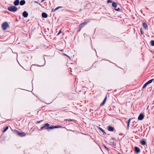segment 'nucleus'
I'll return each mask as SVG.
<instances>
[{
	"label": "nucleus",
	"instance_id": "nucleus-22",
	"mask_svg": "<svg viewBox=\"0 0 154 154\" xmlns=\"http://www.w3.org/2000/svg\"><path fill=\"white\" fill-rule=\"evenodd\" d=\"M8 127L7 126V127H6L5 128V129H4L3 131V132H5L8 129Z\"/></svg>",
	"mask_w": 154,
	"mask_h": 154
},
{
	"label": "nucleus",
	"instance_id": "nucleus-20",
	"mask_svg": "<svg viewBox=\"0 0 154 154\" xmlns=\"http://www.w3.org/2000/svg\"><path fill=\"white\" fill-rule=\"evenodd\" d=\"M54 128H61L62 126L60 125H58L56 126H54Z\"/></svg>",
	"mask_w": 154,
	"mask_h": 154
},
{
	"label": "nucleus",
	"instance_id": "nucleus-17",
	"mask_svg": "<svg viewBox=\"0 0 154 154\" xmlns=\"http://www.w3.org/2000/svg\"><path fill=\"white\" fill-rule=\"evenodd\" d=\"M131 119H129V120H128V123L127 124V127L128 128H129V126L130 123V122H131Z\"/></svg>",
	"mask_w": 154,
	"mask_h": 154
},
{
	"label": "nucleus",
	"instance_id": "nucleus-30",
	"mask_svg": "<svg viewBox=\"0 0 154 154\" xmlns=\"http://www.w3.org/2000/svg\"><path fill=\"white\" fill-rule=\"evenodd\" d=\"M66 121H68V120L72 121V120H70V119H69V120H67V119H66Z\"/></svg>",
	"mask_w": 154,
	"mask_h": 154
},
{
	"label": "nucleus",
	"instance_id": "nucleus-11",
	"mask_svg": "<svg viewBox=\"0 0 154 154\" xmlns=\"http://www.w3.org/2000/svg\"><path fill=\"white\" fill-rule=\"evenodd\" d=\"M108 130L109 131H113L114 130V128L112 126H109Z\"/></svg>",
	"mask_w": 154,
	"mask_h": 154
},
{
	"label": "nucleus",
	"instance_id": "nucleus-15",
	"mask_svg": "<svg viewBox=\"0 0 154 154\" xmlns=\"http://www.w3.org/2000/svg\"><path fill=\"white\" fill-rule=\"evenodd\" d=\"M143 26L145 29H146L148 27V26L146 23H143Z\"/></svg>",
	"mask_w": 154,
	"mask_h": 154
},
{
	"label": "nucleus",
	"instance_id": "nucleus-5",
	"mask_svg": "<svg viewBox=\"0 0 154 154\" xmlns=\"http://www.w3.org/2000/svg\"><path fill=\"white\" fill-rule=\"evenodd\" d=\"M144 117V115L142 114H140L138 117V119L140 120H141L143 119Z\"/></svg>",
	"mask_w": 154,
	"mask_h": 154
},
{
	"label": "nucleus",
	"instance_id": "nucleus-6",
	"mask_svg": "<svg viewBox=\"0 0 154 154\" xmlns=\"http://www.w3.org/2000/svg\"><path fill=\"white\" fill-rule=\"evenodd\" d=\"M28 14L26 11H24L23 13V16L25 17H28Z\"/></svg>",
	"mask_w": 154,
	"mask_h": 154
},
{
	"label": "nucleus",
	"instance_id": "nucleus-3",
	"mask_svg": "<svg viewBox=\"0 0 154 154\" xmlns=\"http://www.w3.org/2000/svg\"><path fill=\"white\" fill-rule=\"evenodd\" d=\"M112 7H114L115 8V10L116 11H119L120 10V8H119L118 9H116L117 6V4L116 3L113 2L112 3Z\"/></svg>",
	"mask_w": 154,
	"mask_h": 154
},
{
	"label": "nucleus",
	"instance_id": "nucleus-31",
	"mask_svg": "<svg viewBox=\"0 0 154 154\" xmlns=\"http://www.w3.org/2000/svg\"><path fill=\"white\" fill-rule=\"evenodd\" d=\"M45 1V0H42L41 1V2H44Z\"/></svg>",
	"mask_w": 154,
	"mask_h": 154
},
{
	"label": "nucleus",
	"instance_id": "nucleus-18",
	"mask_svg": "<svg viewBox=\"0 0 154 154\" xmlns=\"http://www.w3.org/2000/svg\"><path fill=\"white\" fill-rule=\"evenodd\" d=\"M150 43L151 45H152V46H154V41L152 40L151 41Z\"/></svg>",
	"mask_w": 154,
	"mask_h": 154
},
{
	"label": "nucleus",
	"instance_id": "nucleus-14",
	"mask_svg": "<svg viewBox=\"0 0 154 154\" xmlns=\"http://www.w3.org/2000/svg\"><path fill=\"white\" fill-rule=\"evenodd\" d=\"M106 98H107V97H105V99H104V100L103 101V102L101 103V104L100 105L101 106H103L104 104L106 102Z\"/></svg>",
	"mask_w": 154,
	"mask_h": 154
},
{
	"label": "nucleus",
	"instance_id": "nucleus-4",
	"mask_svg": "<svg viewBox=\"0 0 154 154\" xmlns=\"http://www.w3.org/2000/svg\"><path fill=\"white\" fill-rule=\"evenodd\" d=\"M87 22H84L81 24H80L79 26V28L80 29L82 28L87 23Z\"/></svg>",
	"mask_w": 154,
	"mask_h": 154
},
{
	"label": "nucleus",
	"instance_id": "nucleus-8",
	"mask_svg": "<svg viewBox=\"0 0 154 154\" xmlns=\"http://www.w3.org/2000/svg\"><path fill=\"white\" fill-rule=\"evenodd\" d=\"M19 0H16L14 2V4L15 5L17 6L19 5Z\"/></svg>",
	"mask_w": 154,
	"mask_h": 154
},
{
	"label": "nucleus",
	"instance_id": "nucleus-21",
	"mask_svg": "<svg viewBox=\"0 0 154 154\" xmlns=\"http://www.w3.org/2000/svg\"><path fill=\"white\" fill-rule=\"evenodd\" d=\"M153 80V79H151V80L149 81L148 82H147V83L148 84L149 83H151L152 82Z\"/></svg>",
	"mask_w": 154,
	"mask_h": 154
},
{
	"label": "nucleus",
	"instance_id": "nucleus-13",
	"mask_svg": "<svg viewBox=\"0 0 154 154\" xmlns=\"http://www.w3.org/2000/svg\"><path fill=\"white\" fill-rule=\"evenodd\" d=\"M25 3V1L24 0L21 1L20 2V5H24Z\"/></svg>",
	"mask_w": 154,
	"mask_h": 154
},
{
	"label": "nucleus",
	"instance_id": "nucleus-26",
	"mask_svg": "<svg viewBox=\"0 0 154 154\" xmlns=\"http://www.w3.org/2000/svg\"><path fill=\"white\" fill-rule=\"evenodd\" d=\"M59 9V8H58V7H57V8H56L54 10V11H56L58 9Z\"/></svg>",
	"mask_w": 154,
	"mask_h": 154
},
{
	"label": "nucleus",
	"instance_id": "nucleus-28",
	"mask_svg": "<svg viewBox=\"0 0 154 154\" xmlns=\"http://www.w3.org/2000/svg\"><path fill=\"white\" fill-rule=\"evenodd\" d=\"M107 2L108 3H111L112 2V1L110 0H108L107 1Z\"/></svg>",
	"mask_w": 154,
	"mask_h": 154
},
{
	"label": "nucleus",
	"instance_id": "nucleus-9",
	"mask_svg": "<svg viewBox=\"0 0 154 154\" xmlns=\"http://www.w3.org/2000/svg\"><path fill=\"white\" fill-rule=\"evenodd\" d=\"M42 16L44 18H47V14L45 13H43L42 14Z\"/></svg>",
	"mask_w": 154,
	"mask_h": 154
},
{
	"label": "nucleus",
	"instance_id": "nucleus-19",
	"mask_svg": "<svg viewBox=\"0 0 154 154\" xmlns=\"http://www.w3.org/2000/svg\"><path fill=\"white\" fill-rule=\"evenodd\" d=\"M54 128V126H50V127H48V128H46V129L49 128V129H53V128Z\"/></svg>",
	"mask_w": 154,
	"mask_h": 154
},
{
	"label": "nucleus",
	"instance_id": "nucleus-16",
	"mask_svg": "<svg viewBox=\"0 0 154 154\" xmlns=\"http://www.w3.org/2000/svg\"><path fill=\"white\" fill-rule=\"evenodd\" d=\"M141 143L143 145H145L146 144V142L145 140H142L141 141Z\"/></svg>",
	"mask_w": 154,
	"mask_h": 154
},
{
	"label": "nucleus",
	"instance_id": "nucleus-27",
	"mask_svg": "<svg viewBox=\"0 0 154 154\" xmlns=\"http://www.w3.org/2000/svg\"><path fill=\"white\" fill-rule=\"evenodd\" d=\"M140 32H141V34H143V32H142V29H140Z\"/></svg>",
	"mask_w": 154,
	"mask_h": 154
},
{
	"label": "nucleus",
	"instance_id": "nucleus-1",
	"mask_svg": "<svg viewBox=\"0 0 154 154\" xmlns=\"http://www.w3.org/2000/svg\"><path fill=\"white\" fill-rule=\"evenodd\" d=\"M9 27V24L7 22H4L2 24V28L3 30L7 29Z\"/></svg>",
	"mask_w": 154,
	"mask_h": 154
},
{
	"label": "nucleus",
	"instance_id": "nucleus-10",
	"mask_svg": "<svg viewBox=\"0 0 154 154\" xmlns=\"http://www.w3.org/2000/svg\"><path fill=\"white\" fill-rule=\"evenodd\" d=\"M49 125L48 123L45 124L44 125V126L43 127L41 128V129H42L44 128H46V127H48Z\"/></svg>",
	"mask_w": 154,
	"mask_h": 154
},
{
	"label": "nucleus",
	"instance_id": "nucleus-7",
	"mask_svg": "<svg viewBox=\"0 0 154 154\" xmlns=\"http://www.w3.org/2000/svg\"><path fill=\"white\" fill-rule=\"evenodd\" d=\"M135 151L137 153H139L140 152V149L137 147H135Z\"/></svg>",
	"mask_w": 154,
	"mask_h": 154
},
{
	"label": "nucleus",
	"instance_id": "nucleus-32",
	"mask_svg": "<svg viewBox=\"0 0 154 154\" xmlns=\"http://www.w3.org/2000/svg\"><path fill=\"white\" fill-rule=\"evenodd\" d=\"M149 106H148V107H147V109H148V108Z\"/></svg>",
	"mask_w": 154,
	"mask_h": 154
},
{
	"label": "nucleus",
	"instance_id": "nucleus-2",
	"mask_svg": "<svg viewBox=\"0 0 154 154\" xmlns=\"http://www.w3.org/2000/svg\"><path fill=\"white\" fill-rule=\"evenodd\" d=\"M8 10L11 11L15 12L17 11V8L15 6H12L8 7Z\"/></svg>",
	"mask_w": 154,
	"mask_h": 154
},
{
	"label": "nucleus",
	"instance_id": "nucleus-25",
	"mask_svg": "<svg viewBox=\"0 0 154 154\" xmlns=\"http://www.w3.org/2000/svg\"><path fill=\"white\" fill-rule=\"evenodd\" d=\"M62 32L61 30H60L59 31V32L58 33L57 35H59L60 33H61Z\"/></svg>",
	"mask_w": 154,
	"mask_h": 154
},
{
	"label": "nucleus",
	"instance_id": "nucleus-29",
	"mask_svg": "<svg viewBox=\"0 0 154 154\" xmlns=\"http://www.w3.org/2000/svg\"><path fill=\"white\" fill-rule=\"evenodd\" d=\"M58 7V8H59H59H62V7H60V6H59V7Z\"/></svg>",
	"mask_w": 154,
	"mask_h": 154
},
{
	"label": "nucleus",
	"instance_id": "nucleus-24",
	"mask_svg": "<svg viewBox=\"0 0 154 154\" xmlns=\"http://www.w3.org/2000/svg\"><path fill=\"white\" fill-rule=\"evenodd\" d=\"M99 129L103 133H104V131L103 130V129L100 128H99Z\"/></svg>",
	"mask_w": 154,
	"mask_h": 154
},
{
	"label": "nucleus",
	"instance_id": "nucleus-12",
	"mask_svg": "<svg viewBox=\"0 0 154 154\" xmlns=\"http://www.w3.org/2000/svg\"><path fill=\"white\" fill-rule=\"evenodd\" d=\"M18 134L19 135H20V136H25L26 135V134H25V133L24 132L18 133Z\"/></svg>",
	"mask_w": 154,
	"mask_h": 154
},
{
	"label": "nucleus",
	"instance_id": "nucleus-33",
	"mask_svg": "<svg viewBox=\"0 0 154 154\" xmlns=\"http://www.w3.org/2000/svg\"><path fill=\"white\" fill-rule=\"evenodd\" d=\"M105 147L106 149H107V148H106V147Z\"/></svg>",
	"mask_w": 154,
	"mask_h": 154
},
{
	"label": "nucleus",
	"instance_id": "nucleus-23",
	"mask_svg": "<svg viewBox=\"0 0 154 154\" xmlns=\"http://www.w3.org/2000/svg\"><path fill=\"white\" fill-rule=\"evenodd\" d=\"M148 84L147 83V82H146L144 85H143V88H144L145 87H146L147 85H148Z\"/></svg>",
	"mask_w": 154,
	"mask_h": 154
}]
</instances>
